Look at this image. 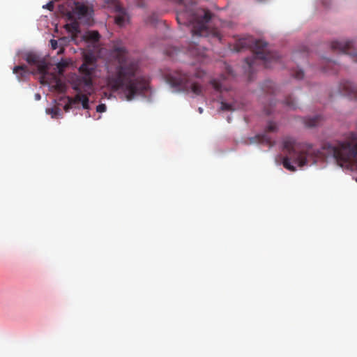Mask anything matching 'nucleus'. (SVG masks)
Here are the masks:
<instances>
[{
  "label": "nucleus",
  "mask_w": 357,
  "mask_h": 357,
  "mask_svg": "<svg viewBox=\"0 0 357 357\" xmlns=\"http://www.w3.org/2000/svg\"><path fill=\"white\" fill-rule=\"evenodd\" d=\"M282 149L287 154L283 158L282 165L291 172L296 170L291 160L302 167L324 160L328 156L343 166L344 163L357 161V132L349 133L344 141L339 142L336 145L325 143L321 149H314L312 144L298 142L291 137H285L282 142Z\"/></svg>",
  "instance_id": "nucleus-1"
},
{
  "label": "nucleus",
  "mask_w": 357,
  "mask_h": 357,
  "mask_svg": "<svg viewBox=\"0 0 357 357\" xmlns=\"http://www.w3.org/2000/svg\"><path fill=\"white\" fill-rule=\"evenodd\" d=\"M128 51L121 40H114L109 50L106 82L114 91L122 90L128 100L148 90V79L139 75L137 60L128 56Z\"/></svg>",
  "instance_id": "nucleus-2"
},
{
  "label": "nucleus",
  "mask_w": 357,
  "mask_h": 357,
  "mask_svg": "<svg viewBox=\"0 0 357 357\" xmlns=\"http://www.w3.org/2000/svg\"><path fill=\"white\" fill-rule=\"evenodd\" d=\"M267 43L262 40H254L251 38H243L236 43L235 50L240 52L244 48H252L255 54L254 57L245 59V62L250 70L254 68L258 59L263 62L264 67L271 68L272 63L278 62L280 57L278 52L267 51Z\"/></svg>",
  "instance_id": "nucleus-3"
},
{
  "label": "nucleus",
  "mask_w": 357,
  "mask_h": 357,
  "mask_svg": "<svg viewBox=\"0 0 357 357\" xmlns=\"http://www.w3.org/2000/svg\"><path fill=\"white\" fill-rule=\"evenodd\" d=\"M167 82L172 86L184 92H192L197 96L202 95V87L200 84L192 82L190 75L181 71H176L167 77Z\"/></svg>",
  "instance_id": "nucleus-4"
},
{
  "label": "nucleus",
  "mask_w": 357,
  "mask_h": 357,
  "mask_svg": "<svg viewBox=\"0 0 357 357\" xmlns=\"http://www.w3.org/2000/svg\"><path fill=\"white\" fill-rule=\"evenodd\" d=\"M25 59L29 64L36 66L38 73L41 75L42 79L49 75L48 66L44 58H41L34 53H29L26 55Z\"/></svg>",
  "instance_id": "nucleus-5"
},
{
  "label": "nucleus",
  "mask_w": 357,
  "mask_h": 357,
  "mask_svg": "<svg viewBox=\"0 0 357 357\" xmlns=\"http://www.w3.org/2000/svg\"><path fill=\"white\" fill-rule=\"evenodd\" d=\"M331 49L335 52L351 56L354 61L357 62V52L354 48L351 41H333L331 43Z\"/></svg>",
  "instance_id": "nucleus-6"
},
{
  "label": "nucleus",
  "mask_w": 357,
  "mask_h": 357,
  "mask_svg": "<svg viewBox=\"0 0 357 357\" xmlns=\"http://www.w3.org/2000/svg\"><path fill=\"white\" fill-rule=\"evenodd\" d=\"M96 65H89L82 63L79 68V71L82 75V78L79 79L80 84L89 89H91L93 85L92 75L95 72Z\"/></svg>",
  "instance_id": "nucleus-7"
},
{
  "label": "nucleus",
  "mask_w": 357,
  "mask_h": 357,
  "mask_svg": "<svg viewBox=\"0 0 357 357\" xmlns=\"http://www.w3.org/2000/svg\"><path fill=\"white\" fill-rule=\"evenodd\" d=\"M340 92L343 96L357 100V85L350 81L345 80L340 83Z\"/></svg>",
  "instance_id": "nucleus-8"
},
{
  "label": "nucleus",
  "mask_w": 357,
  "mask_h": 357,
  "mask_svg": "<svg viewBox=\"0 0 357 357\" xmlns=\"http://www.w3.org/2000/svg\"><path fill=\"white\" fill-rule=\"evenodd\" d=\"M277 130V125L275 122L270 121L265 130L264 133L259 134L255 137L259 143L266 144L270 146H273L271 138L268 135L267 132H275Z\"/></svg>",
  "instance_id": "nucleus-9"
},
{
  "label": "nucleus",
  "mask_w": 357,
  "mask_h": 357,
  "mask_svg": "<svg viewBox=\"0 0 357 357\" xmlns=\"http://www.w3.org/2000/svg\"><path fill=\"white\" fill-rule=\"evenodd\" d=\"M116 15L114 17L115 23L119 26H123L130 21V16L126 10L121 6H116L114 8Z\"/></svg>",
  "instance_id": "nucleus-10"
},
{
  "label": "nucleus",
  "mask_w": 357,
  "mask_h": 357,
  "mask_svg": "<svg viewBox=\"0 0 357 357\" xmlns=\"http://www.w3.org/2000/svg\"><path fill=\"white\" fill-rule=\"evenodd\" d=\"M13 73L16 75L17 79L20 82L27 79L30 75V72L25 65L15 66Z\"/></svg>",
  "instance_id": "nucleus-11"
},
{
  "label": "nucleus",
  "mask_w": 357,
  "mask_h": 357,
  "mask_svg": "<svg viewBox=\"0 0 357 357\" xmlns=\"http://www.w3.org/2000/svg\"><path fill=\"white\" fill-rule=\"evenodd\" d=\"M47 76V75L45 76L44 79H42L40 78L41 84H52L53 87H54V89L59 91H63L65 89V84L63 83V82L61 80V79L59 77H58L56 75H51L52 80L50 82H48L46 79Z\"/></svg>",
  "instance_id": "nucleus-12"
},
{
  "label": "nucleus",
  "mask_w": 357,
  "mask_h": 357,
  "mask_svg": "<svg viewBox=\"0 0 357 357\" xmlns=\"http://www.w3.org/2000/svg\"><path fill=\"white\" fill-rule=\"evenodd\" d=\"M323 63L324 64L323 67V70L324 72L335 73L338 70L339 66L335 61L328 59H324Z\"/></svg>",
  "instance_id": "nucleus-13"
},
{
  "label": "nucleus",
  "mask_w": 357,
  "mask_h": 357,
  "mask_svg": "<svg viewBox=\"0 0 357 357\" xmlns=\"http://www.w3.org/2000/svg\"><path fill=\"white\" fill-rule=\"evenodd\" d=\"M74 13L78 16L79 18H81L87 15L88 7L84 3L76 2L75 3Z\"/></svg>",
  "instance_id": "nucleus-14"
},
{
  "label": "nucleus",
  "mask_w": 357,
  "mask_h": 357,
  "mask_svg": "<svg viewBox=\"0 0 357 357\" xmlns=\"http://www.w3.org/2000/svg\"><path fill=\"white\" fill-rule=\"evenodd\" d=\"M100 35L97 31H88L84 36L83 38L87 42L96 43L100 40Z\"/></svg>",
  "instance_id": "nucleus-15"
},
{
  "label": "nucleus",
  "mask_w": 357,
  "mask_h": 357,
  "mask_svg": "<svg viewBox=\"0 0 357 357\" xmlns=\"http://www.w3.org/2000/svg\"><path fill=\"white\" fill-rule=\"evenodd\" d=\"M321 120V116L319 115L314 116L313 117H307L304 120V123L306 126L309 128L317 126Z\"/></svg>",
  "instance_id": "nucleus-16"
},
{
  "label": "nucleus",
  "mask_w": 357,
  "mask_h": 357,
  "mask_svg": "<svg viewBox=\"0 0 357 357\" xmlns=\"http://www.w3.org/2000/svg\"><path fill=\"white\" fill-rule=\"evenodd\" d=\"M74 101L76 102L77 104L82 102V107L85 109H88L89 108V98L86 95L79 93L77 94L75 96V100Z\"/></svg>",
  "instance_id": "nucleus-17"
},
{
  "label": "nucleus",
  "mask_w": 357,
  "mask_h": 357,
  "mask_svg": "<svg viewBox=\"0 0 357 357\" xmlns=\"http://www.w3.org/2000/svg\"><path fill=\"white\" fill-rule=\"evenodd\" d=\"M238 108L236 105L235 102H227L226 101L222 100L220 102V109L223 112L226 111H234Z\"/></svg>",
  "instance_id": "nucleus-18"
},
{
  "label": "nucleus",
  "mask_w": 357,
  "mask_h": 357,
  "mask_svg": "<svg viewBox=\"0 0 357 357\" xmlns=\"http://www.w3.org/2000/svg\"><path fill=\"white\" fill-rule=\"evenodd\" d=\"M263 91L266 93H275V84L272 81H266L262 87Z\"/></svg>",
  "instance_id": "nucleus-19"
},
{
  "label": "nucleus",
  "mask_w": 357,
  "mask_h": 357,
  "mask_svg": "<svg viewBox=\"0 0 357 357\" xmlns=\"http://www.w3.org/2000/svg\"><path fill=\"white\" fill-rule=\"evenodd\" d=\"M188 52L193 56H201L203 54L200 52L198 45L195 43L189 45Z\"/></svg>",
  "instance_id": "nucleus-20"
},
{
  "label": "nucleus",
  "mask_w": 357,
  "mask_h": 357,
  "mask_svg": "<svg viewBox=\"0 0 357 357\" xmlns=\"http://www.w3.org/2000/svg\"><path fill=\"white\" fill-rule=\"evenodd\" d=\"M281 104L284 105L290 109H295L296 108V104L291 96L287 97L284 102Z\"/></svg>",
  "instance_id": "nucleus-21"
},
{
  "label": "nucleus",
  "mask_w": 357,
  "mask_h": 357,
  "mask_svg": "<svg viewBox=\"0 0 357 357\" xmlns=\"http://www.w3.org/2000/svg\"><path fill=\"white\" fill-rule=\"evenodd\" d=\"M66 29L72 33H77L79 32V24L76 22L66 24Z\"/></svg>",
  "instance_id": "nucleus-22"
},
{
  "label": "nucleus",
  "mask_w": 357,
  "mask_h": 357,
  "mask_svg": "<svg viewBox=\"0 0 357 357\" xmlns=\"http://www.w3.org/2000/svg\"><path fill=\"white\" fill-rule=\"evenodd\" d=\"M104 6L108 8H116V6H121L119 0H103Z\"/></svg>",
  "instance_id": "nucleus-23"
},
{
  "label": "nucleus",
  "mask_w": 357,
  "mask_h": 357,
  "mask_svg": "<svg viewBox=\"0 0 357 357\" xmlns=\"http://www.w3.org/2000/svg\"><path fill=\"white\" fill-rule=\"evenodd\" d=\"M211 84L215 90L220 93L222 92V84L221 82L217 79H213L211 80Z\"/></svg>",
  "instance_id": "nucleus-24"
},
{
  "label": "nucleus",
  "mask_w": 357,
  "mask_h": 357,
  "mask_svg": "<svg viewBox=\"0 0 357 357\" xmlns=\"http://www.w3.org/2000/svg\"><path fill=\"white\" fill-rule=\"evenodd\" d=\"M74 100H75V97H68V102L67 104L65 105L63 107L66 112H68L73 107V105L77 104L76 102H75Z\"/></svg>",
  "instance_id": "nucleus-25"
},
{
  "label": "nucleus",
  "mask_w": 357,
  "mask_h": 357,
  "mask_svg": "<svg viewBox=\"0 0 357 357\" xmlns=\"http://www.w3.org/2000/svg\"><path fill=\"white\" fill-rule=\"evenodd\" d=\"M96 59L91 55H86L84 56L83 63H86L89 65H96Z\"/></svg>",
  "instance_id": "nucleus-26"
},
{
  "label": "nucleus",
  "mask_w": 357,
  "mask_h": 357,
  "mask_svg": "<svg viewBox=\"0 0 357 357\" xmlns=\"http://www.w3.org/2000/svg\"><path fill=\"white\" fill-rule=\"evenodd\" d=\"M68 66V63L64 61H61L59 62L56 65V68H58L59 73L61 74L64 69Z\"/></svg>",
  "instance_id": "nucleus-27"
},
{
  "label": "nucleus",
  "mask_w": 357,
  "mask_h": 357,
  "mask_svg": "<svg viewBox=\"0 0 357 357\" xmlns=\"http://www.w3.org/2000/svg\"><path fill=\"white\" fill-rule=\"evenodd\" d=\"M273 101L271 102V103L268 106L264 107V112L266 113V114L269 115L273 112Z\"/></svg>",
  "instance_id": "nucleus-28"
},
{
  "label": "nucleus",
  "mask_w": 357,
  "mask_h": 357,
  "mask_svg": "<svg viewBox=\"0 0 357 357\" xmlns=\"http://www.w3.org/2000/svg\"><path fill=\"white\" fill-rule=\"evenodd\" d=\"M293 75L294 76L295 78L298 79H301L303 78L304 77V73L302 70H296Z\"/></svg>",
  "instance_id": "nucleus-29"
},
{
  "label": "nucleus",
  "mask_w": 357,
  "mask_h": 357,
  "mask_svg": "<svg viewBox=\"0 0 357 357\" xmlns=\"http://www.w3.org/2000/svg\"><path fill=\"white\" fill-rule=\"evenodd\" d=\"M107 107L105 104H100L96 107V111L98 112H104L106 111Z\"/></svg>",
  "instance_id": "nucleus-30"
},
{
  "label": "nucleus",
  "mask_w": 357,
  "mask_h": 357,
  "mask_svg": "<svg viewBox=\"0 0 357 357\" xmlns=\"http://www.w3.org/2000/svg\"><path fill=\"white\" fill-rule=\"evenodd\" d=\"M54 7V3L52 1L49 2L46 5L43 6V8H47L50 10H53Z\"/></svg>",
  "instance_id": "nucleus-31"
},
{
  "label": "nucleus",
  "mask_w": 357,
  "mask_h": 357,
  "mask_svg": "<svg viewBox=\"0 0 357 357\" xmlns=\"http://www.w3.org/2000/svg\"><path fill=\"white\" fill-rule=\"evenodd\" d=\"M50 44L53 50H56L58 47V43L56 40L52 39L50 40Z\"/></svg>",
  "instance_id": "nucleus-32"
},
{
  "label": "nucleus",
  "mask_w": 357,
  "mask_h": 357,
  "mask_svg": "<svg viewBox=\"0 0 357 357\" xmlns=\"http://www.w3.org/2000/svg\"><path fill=\"white\" fill-rule=\"evenodd\" d=\"M51 114L52 115V117H54L56 115L59 114V109L58 108H52L50 109Z\"/></svg>",
  "instance_id": "nucleus-33"
},
{
  "label": "nucleus",
  "mask_w": 357,
  "mask_h": 357,
  "mask_svg": "<svg viewBox=\"0 0 357 357\" xmlns=\"http://www.w3.org/2000/svg\"><path fill=\"white\" fill-rule=\"evenodd\" d=\"M34 96L36 100H40L41 98V96L40 93H36Z\"/></svg>",
  "instance_id": "nucleus-34"
},
{
  "label": "nucleus",
  "mask_w": 357,
  "mask_h": 357,
  "mask_svg": "<svg viewBox=\"0 0 357 357\" xmlns=\"http://www.w3.org/2000/svg\"><path fill=\"white\" fill-rule=\"evenodd\" d=\"M79 85H80V86H82V87H83V89H84V91H88V93H90V91H91V90L92 89V88H91V89H88V88L84 87L83 85H82V84H79Z\"/></svg>",
  "instance_id": "nucleus-35"
},
{
  "label": "nucleus",
  "mask_w": 357,
  "mask_h": 357,
  "mask_svg": "<svg viewBox=\"0 0 357 357\" xmlns=\"http://www.w3.org/2000/svg\"><path fill=\"white\" fill-rule=\"evenodd\" d=\"M167 54L168 55H169L170 56H173V54H174V53H173V52H170V51H169V50H167Z\"/></svg>",
  "instance_id": "nucleus-36"
},
{
  "label": "nucleus",
  "mask_w": 357,
  "mask_h": 357,
  "mask_svg": "<svg viewBox=\"0 0 357 357\" xmlns=\"http://www.w3.org/2000/svg\"><path fill=\"white\" fill-rule=\"evenodd\" d=\"M198 111L200 114L203 112V109L202 107H199Z\"/></svg>",
  "instance_id": "nucleus-37"
},
{
  "label": "nucleus",
  "mask_w": 357,
  "mask_h": 357,
  "mask_svg": "<svg viewBox=\"0 0 357 357\" xmlns=\"http://www.w3.org/2000/svg\"><path fill=\"white\" fill-rule=\"evenodd\" d=\"M196 76L198 77H202V75H199V74H197Z\"/></svg>",
  "instance_id": "nucleus-38"
},
{
  "label": "nucleus",
  "mask_w": 357,
  "mask_h": 357,
  "mask_svg": "<svg viewBox=\"0 0 357 357\" xmlns=\"http://www.w3.org/2000/svg\"><path fill=\"white\" fill-rule=\"evenodd\" d=\"M356 181L357 182V177L356 178Z\"/></svg>",
  "instance_id": "nucleus-39"
}]
</instances>
